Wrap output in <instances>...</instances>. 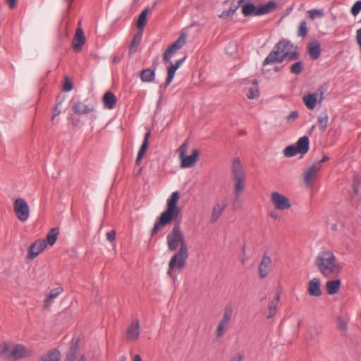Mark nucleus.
Instances as JSON below:
<instances>
[{
    "mask_svg": "<svg viewBox=\"0 0 361 361\" xmlns=\"http://www.w3.org/2000/svg\"><path fill=\"white\" fill-rule=\"evenodd\" d=\"M37 361H61V353L57 348H54L42 355Z\"/></svg>",
    "mask_w": 361,
    "mask_h": 361,
    "instance_id": "obj_18",
    "label": "nucleus"
},
{
    "mask_svg": "<svg viewBox=\"0 0 361 361\" xmlns=\"http://www.w3.org/2000/svg\"><path fill=\"white\" fill-rule=\"evenodd\" d=\"M73 85L72 82L69 80L68 78H66L65 82L63 85L62 90L64 92H70L73 90Z\"/></svg>",
    "mask_w": 361,
    "mask_h": 361,
    "instance_id": "obj_46",
    "label": "nucleus"
},
{
    "mask_svg": "<svg viewBox=\"0 0 361 361\" xmlns=\"http://www.w3.org/2000/svg\"><path fill=\"white\" fill-rule=\"evenodd\" d=\"M149 137H150V131L148 130L145 133L142 144L139 149L140 151L145 153V152L148 147Z\"/></svg>",
    "mask_w": 361,
    "mask_h": 361,
    "instance_id": "obj_39",
    "label": "nucleus"
},
{
    "mask_svg": "<svg viewBox=\"0 0 361 361\" xmlns=\"http://www.w3.org/2000/svg\"><path fill=\"white\" fill-rule=\"evenodd\" d=\"M10 345L6 343L0 344V356L4 359H12Z\"/></svg>",
    "mask_w": 361,
    "mask_h": 361,
    "instance_id": "obj_32",
    "label": "nucleus"
},
{
    "mask_svg": "<svg viewBox=\"0 0 361 361\" xmlns=\"http://www.w3.org/2000/svg\"><path fill=\"white\" fill-rule=\"evenodd\" d=\"M144 154H145L144 152L139 150L137 156H138L139 157H143Z\"/></svg>",
    "mask_w": 361,
    "mask_h": 361,
    "instance_id": "obj_63",
    "label": "nucleus"
},
{
    "mask_svg": "<svg viewBox=\"0 0 361 361\" xmlns=\"http://www.w3.org/2000/svg\"><path fill=\"white\" fill-rule=\"evenodd\" d=\"M304 69V63L302 61L293 63L290 67V71L294 75L300 74Z\"/></svg>",
    "mask_w": 361,
    "mask_h": 361,
    "instance_id": "obj_34",
    "label": "nucleus"
},
{
    "mask_svg": "<svg viewBox=\"0 0 361 361\" xmlns=\"http://www.w3.org/2000/svg\"><path fill=\"white\" fill-rule=\"evenodd\" d=\"M17 0H7V3L11 8H13L16 6Z\"/></svg>",
    "mask_w": 361,
    "mask_h": 361,
    "instance_id": "obj_56",
    "label": "nucleus"
},
{
    "mask_svg": "<svg viewBox=\"0 0 361 361\" xmlns=\"http://www.w3.org/2000/svg\"><path fill=\"white\" fill-rule=\"evenodd\" d=\"M244 355L243 353H238L233 356L230 361H243Z\"/></svg>",
    "mask_w": 361,
    "mask_h": 361,
    "instance_id": "obj_54",
    "label": "nucleus"
},
{
    "mask_svg": "<svg viewBox=\"0 0 361 361\" xmlns=\"http://www.w3.org/2000/svg\"><path fill=\"white\" fill-rule=\"evenodd\" d=\"M199 156V150L197 149H193L192 154L189 156H183L180 158L181 159V167L182 168H190L195 165Z\"/></svg>",
    "mask_w": 361,
    "mask_h": 361,
    "instance_id": "obj_13",
    "label": "nucleus"
},
{
    "mask_svg": "<svg viewBox=\"0 0 361 361\" xmlns=\"http://www.w3.org/2000/svg\"><path fill=\"white\" fill-rule=\"evenodd\" d=\"M61 105V102H59L57 103L54 109L53 116H52V120L54 119V118L59 115L61 113L60 106Z\"/></svg>",
    "mask_w": 361,
    "mask_h": 361,
    "instance_id": "obj_51",
    "label": "nucleus"
},
{
    "mask_svg": "<svg viewBox=\"0 0 361 361\" xmlns=\"http://www.w3.org/2000/svg\"><path fill=\"white\" fill-rule=\"evenodd\" d=\"M73 110L77 114H87L94 111V106L93 105H86L80 102H78L73 106Z\"/></svg>",
    "mask_w": 361,
    "mask_h": 361,
    "instance_id": "obj_20",
    "label": "nucleus"
},
{
    "mask_svg": "<svg viewBox=\"0 0 361 361\" xmlns=\"http://www.w3.org/2000/svg\"><path fill=\"white\" fill-rule=\"evenodd\" d=\"M116 232L114 230H111L106 233V238L109 241L112 242L115 240Z\"/></svg>",
    "mask_w": 361,
    "mask_h": 361,
    "instance_id": "obj_52",
    "label": "nucleus"
},
{
    "mask_svg": "<svg viewBox=\"0 0 361 361\" xmlns=\"http://www.w3.org/2000/svg\"><path fill=\"white\" fill-rule=\"evenodd\" d=\"M279 300H280V293H278L276 294V295L275 300H273L272 301H276V305H278V302H279Z\"/></svg>",
    "mask_w": 361,
    "mask_h": 361,
    "instance_id": "obj_60",
    "label": "nucleus"
},
{
    "mask_svg": "<svg viewBox=\"0 0 361 361\" xmlns=\"http://www.w3.org/2000/svg\"><path fill=\"white\" fill-rule=\"evenodd\" d=\"M143 31L138 32L133 36L129 48V54L133 55L137 51V47L140 44Z\"/></svg>",
    "mask_w": 361,
    "mask_h": 361,
    "instance_id": "obj_25",
    "label": "nucleus"
},
{
    "mask_svg": "<svg viewBox=\"0 0 361 361\" xmlns=\"http://www.w3.org/2000/svg\"><path fill=\"white\" fill-rule=\"evenodd\" d=\"M299 54L296 47L290 40L283 39L277 42L273 49L263 61L262 65H271L275 63H282L285 59L288 61L297 60Z\"/></svg>",
    "mask_w": 361,
    "mask_h": 361,
    "instance_id": "obj_2",
    "label": "nucleus"
},
{
    "mask_svg": "<svg viewBox=\"0 0 361 361\" xmlns=\"http://www.w3.org/2000/svg\"><path fill=\"white\" fill-rule=\"evenodd\" d=\"M307 291L311 296L320 297L322 295L321 281L319 278H314L310 281Z\"/></svg>",
    "mask_w": 361,
    "mask_h": 361,
    "instance_id": "obj_12",
    "label": "nucleus"
},
{
    "mask_svg": "<svg viewBox=\"0 0 361 361\" xmlns=\"http://www.w3.org/2000/svg\"><path fill=\"white\" fill-rule=\"evenodd\" d=\"M85 43V37L82 28L78 27L76 30L75 37L73 40V47L75 51H80L82 45Z\"/></svg>",
    "mask_w": 361,
    "mask_h": 361,
    "instance_id": "obj_14",
    "label": "nucleus"
},
{
    "mask_svg": "<svg viewBox=\"0 0 361 361\" xmlns=\"http://www.w3.org/2000/svg\"><path fill=\"white\" fill-rule=\"evenodd\" d=\"M62 291L63 288L61 287H57L56 288L51 289L44 300V307H49L52 302L53 300L58 297L62 293Z\"/></svg>",
    "mask_w": 361,
    "mask_h": 361,
    "instance_id": "obj_27",
    "label": "nucleus"
},
{
    "mask_svg": "<svg viewBox=\"0 0 361 361\" xmlns=\"http://www.w3.org/2000/svg\"><path fill=\"white\" fill-rule=\"evenodd\" d=\"M281 67H279V66H275V67L274 68V71L275 72H279V71H281Z\"/></svg>",
    "mask_w": 361,
    "mask_h": 361,
    "instance_id": "obj_62",
    "label": "nucleus"
},
{
    "mask_svg": "<svg viewBox=\"0 0 361 361\" xmlns=\"http://www.w3.org/2000/svg\"><path fill=\"white\" fill-rule=\"evenodd\" d=\"M318 271L326 278L338 275L342 266L331 250H322L318 253L314 260Z\"/></svg>",
    "mask_w": 361,
    "mask_h": 361,
    "instance_id": "obj_3",
    "label": "nucleus"
},
{
    "mask_svg": "<svg viewBox=\"0 0 361 361\" xmlns=\"http://www.w3.org/2000/svg\"><path fill=\"white\" fill-rule=\"evenodd\" d=\"M234 13L232 11V10H230L229 8L227 10H224L222 13L219 15V17L222 19H226L228 18L229 16H233Z\"/></svg>",
    "mask_w": 361,
    "mask_h": 361,
    "instance_id": "obj_49",
    "label": "nucleus"
},
{
    "mask_svg": "<svg viewBox=\"0 0 361 361\" xmlns=\"http://www.w3.org/2000/svg\"><path fill=\"white\" fill-rule=\"evenodd\" d=\"M78 361H85V357H84L83 355H82V356L80 357V358Z\"/></svg>",
    "mask_w": 361,
    "mask_h": 361,
    "instance_id": "obj_64",
    "label": "nucleus"
},
{
    "mask_svg": "<svg viewBox=\"0 0 361 361\" xmlns=\"http://www.w3.org/2000/svg\"><path fill=\"white\" fill-rule=\"evenodd\" d=\"M227 328H228L227 326H223V325L219 324L217 326L216 330V337L217 338L222 337L224 335Z\"/></svg>",
    "mask_w": 361,
    "mask_h": 361,
    "instance_id": "obj_45",
    "label": "nucleus"
},
{
    "mask_svg": "<svg viewBox=\"0 0 361 361\" xmlns=\"http://www.w3.org/2000/svg\"><path fill=\"white\" fill-rule=\"evenodd\" d=\"M231 172L235 182L234 193L238 196L245 187V176L240 159L238 157L233 161Z\"/></svg>",
    "mask_w": 361,
    "mask_h": 361,
    "instance_id": "obj_5",
    "label": "nucleus"
},
{
    "mask_svg": "<svg viewBox=\"0 0 361 361\" xmlns=\"http://www.w3.org/2000/svg\"><path fill=\"white\" fill-rule=\"evenodd\" d=\"M361 11V0L357 1L351 8L350 12L353 16H357Z\"/></svg>",
    "mask_w": 361,
    "mask_h": 361,
    "instance_id": "obj_41",
    "label": "nucleus"
},
{
    "mask_svg": "<svg viewBox=\"0 0 361 361\" xmlns=\"http://www.w3.org/2000/svg\"><path fill=\"white\" fill-rule=\"evenodd\" d=\"M13 209L17 218L20 221H25L30 216V208L23 198H17L13 202Z\"/></svg>",
    "mask_w": 361,
    "mask_h": 361,
    "instance_id": "obj_6",
    "label": "nucleus"
},
{
    "mask_svg": "<svg viewBox=\"0 0 361 361\" xmlns=\"http://www.w3.org/2000/svg\"><path fill=\"white\" fill-rule=\"evenodd\" d=\"M79 350V341L77 340L75 343H73L70 347L69 352L67 354V361H75L76 355Z\"/></svg>",
    "mask_w": 361,
    "mask_h": 361,
    "instance_id": "obj_30",
    "label": "nucleus"
},
{
    "mask_svg": "<svg viewBox=\"0 0 361 361\" xmlns=\"http://www.w3.org/2000/svg\"><path fill=\"white\" fill-rule=\"evenodd\" d=\"M319 334H320V331L318 328H317L315 326L310 328L309 334H310V338L312 341H316L318 336L319 335Z\"/></svg>",
    "mask_w": 361,
    "mask_h": 361,
    "instance_id": "obj_42",
    "label": "nucleus"
},
{
    "mask_svg": "<svg viewBox=\"0 0 361 361\" xmlns=\"http://www.w3.org/2000/svg\"><path fill=\"white\" fill-rule=\"evenodd\" d=\"M178 200L179 192L178 191L172 192L166 201V210L157 219L151 231V235L153 236L158 233L161 227L172 221L176 222L166 236V243L169 251H174L180 246L178 251L171 257L169 263L167 274L170 276H172L173 269L180 271L185 266L189 257L184 233L178 221L180 213V208L177 205Z\"/></svg>",
    "mask_w": 361,
    "mask_h": 361,
    "instance_id": "obj_1",
    "label": "nucleus"
},
{
    "mask_svg": "<svg viewBox=\"0 0 361 361\" xmlns=\"http://www.w3.org/2000/svg\"><path fill=\"white\" fill-rule=\"evenodd\" d=\"M298 112L297 111H293L289 115L286 116V120L288 123H292L298 118Z\"/></svg>",
    "mask_w": 361,
    "mask_h": 361,
    "instance_id": "obj_47",
    "label": "nucleus"
},
{
    "mask_svg": "<svg viewBox=\"0 0 361 361\" xmlns=\"http://www.w3.org/2000/svg\"><path fill=\"white\" fill-rule=\"evenodd\" d=\"M156 67L148 68L141 71L140 73V79L144 82H151L155 79Z\"/></svg>",
    "mask_w": 361,
    "mask_h": 361,
    "instance_id": "obj_19",
    "label": "nucleus"
},
{
    "mask_svg": "<svg viewBox=\"0 0 361 361\" xmlns=\"http://www.w3.org/2000/svg\"><path fill=\"white\" fill-rule=\"evenodd\" d=\"M47 247V242L44 239H39L32 243L28 248L27 258L34 259Z\"/></svg>",
    "mask_w": 361,
    "mask_h": 361,
    "instance_id": "obj_9",
    "label": "nucleus"
},
{
    "mask_svg": "<svg viewBox=\"0 0 361 361\" xmlns=\"http://www.w3.org/2000/svg\"><path fill=\"white\" fill-rule=\"evenodd\" d=\"M59 233V229L57 227L51 228L47 235V244H49L51 246L54 245L56 242L58 235Z\"/></svg>",
    "mask_w": 361,
    "mask_h": 361,
    "instance_id": "obj_29",
    "label": "nucleus"
},
{
    "mask_svg": "<svg viewBox=\"0 0 361 361\" xmlns=\"http://www.w3.org/2000/svg\"><path fill=\"white\" fill-rule=\"evenodd\" d=\"M227 204L225 202L221 203H216L212 209L210 221L214 223L220 217L223 211L226 207Z\"/></svg>",
    "mask_w": 361,
    "mask_h": 361,
    "instance_id": "obj_21",
    "label": "nucleus"
},
{
    "mask_svg": "<svg viewBox=\"0 0 361 361\" xmlns=\"http://www.w3.org/2000/svg\"><path fill=\"white\" fill-rule=\"evenodd\" d=\"M133 361H142L141 357L139 355H135L133 357Z\"/></svg>",
    "mask_w": 361,
    "mask_h": 361,
    "instance_id": "obj_59",
    "label": "nucleus"
},
{
    "mask_svg": "<svg viewBox=\"0 0 361 361\" xmlns=\"http://www.w3.org/2000/svg\"><path fill=\"white\" fill-rule=\"evenodd\" d=\"M232 314H233L232 306L230 305H226L224 308L223 317L219 324L228 327Z\"/></svg>",
    "mask_w": 361,
    "mask_h": 361,
    "instance_id": "obj_26",
    "label": "nucleus"
},
{
    "mask_svg": "<svg viewBox=\"0 0 361 361\" xmlns=\"http://www.w3.org/2000/svg\"><path fill=\"white\" fill-rule=\"evenodd\" d=\"M321 166L319 164H314L310 166L304 174V181L306 185H310L317 173L320 170Z\"/></svg>",
    "mask_w": 361,
    "mask_h": 361,
    "instance_id": "obj_16",
    "label": "nucleus"
},
{
    "mask_svg": "<svg viewBox=\"0 0 361 361\" xmlns=\"http://www.w3.org/2000/svg\"><path fill=\"white\" fill-rule=\"evenodd\" d=\"M185 42L186 36L185 34H181L178 37V38L169 47V48L170 49V51H173V52H175L176 51L181 49L184 46Z\"/></svg>",
    "mask_w": 361,
    "mask_h": 361,
    "instance_id": "obj_28",
    "label": "nucleus"
},
{
    "mask_svg": "<svg viewBox=\"0 0 361 361\" xmlns=\"http://www.w3.org/2000/svg\"><path fill=\"white\" fill-rule=\"evenodd\" d=\"M276 6L274 0H270L267 4L256 6L252 3H245L242 6V13L244 16H262L271 13Z\"/></svg>",
    "mask_w": 361,
    "mask_h": 361,
    "instance_id": "obj_4",
    "label": "nucleus"
},
{
    "mask_svg": "<svg viewBox=\"0 0 361 361\" xmlns=\"http://www.w3.org/2000/svg\"><path fill=\"white\" fill-rule=\"evenodd\" d=\"M318 94L317 92L307 94L302 97V102L310 110H313L317 104Z\"/></svg>",
    "mask_w": 361,
    "mask_h": 361,
    "instance_id": "obj_22",
    "label": "nucleus"
},
{
    "mask_svg": "<svg viewBox=\"0 0 361 361\" xmlns=\"http://www.w3.org/2000/svg\"><path fill=\"white\" fill-rule=\"evenodd\" d=\"M308 32L307 24L305 20H302L300 23L299 30L298 35L301 37H305Z\"/></svg>",
    "mask_w": 361,
    "mask_h": 361,
    "instance_id": "obj_37",
    "label": "nucleus"
},
{
    "mask_svg": "<svg viewBox=\"0 0 361 361\" xmlns=\"http://www.w3.org/2000/svg\"><path fill=\"white\" fill-rule=\"evenodd\" d=\"M329 157H327V156H324V157H322V159H321V160H320L317 164H319V166H320V164H321L322 163L326 162V161H329Z\"/></svg>",
    "mask_w": 361,
    "mask_h": 361,
    "instance_id": "obj_58",
    "label": "nucleus"
},
{
    "mask_svg": "<svg viewBox=\"0 0 361 361\" xmlns=\"http://www.w3.org/2000/svg\"><path fill=\"white\" fill-rule=\"evenodd\" d=\"M329 116L326 110L323 111L319 116L318 122L322 131H324L328 124Z\"/></svg>",
    "mask_w": 361,
    "mask_h": 361,
    "instance_id": "obj_33",
    "label": "nucleus"
},
{
    "mask_svg": "<svg viewBox=\"0 0 361 361\" xmlns=\"http://www.w3.org/2000/svg\"><path fill=\"white\" fill-rule=\"evenodd\" d=\"M174 53L173 51H170V49L168 47L164 54L163 60L164 62H169L171 58L172 54Z\"/></svg>",
    "mask_w": 361,
    "mask_h": 361,
    "instance_id": "obj_48",
    "label": "nucleus"
},
{
    "mask_svg": "<svg viewBox=\"0 0 361 361\" xmlns=\"http://www.w3.org/2000/svg\"><path fill=\"white\" fill-rule=\"evenodd\" d=\"M178 69H176V68H174L173 66L171 65H169V66L167 68V71H168V75H167V78H166V82H165V87H168L171 82H172L173 78H174V75H175V73L176 72Z\"/></svg>",
    "mask_w": 361,
    "mask_h": 361,
    "instance_id": "obj_35",
    "label": "nucleus"
},
{
    "mask_svg": "<svg viewBox=\"0 0 361 361\" xmlns=\"http://www.w3.org/2000/svg\"><path fill=\"white\" fill-rule=\"evenodd\" d=\"M187 149H188V144L186 142H183L179 147L180 158H182V157H183V156H185V154L187 152Z\"/></svg>",
    "mask_w": 361,
    "mask_h": 361,
    "instance_id": "obj_50",
    "label": "nucleus"
},
{
    "mask_svg": "<svg viewBox=\"0 0 361 361\" xmlns=\"http://www.w3.org/2000/svg\"><path fill=\"white\" fill-rule=\"evenodd\" d=\"M116 97L111 92H107L103 96L104 105L108 109H113L116 106Z\"/></svg>",
    "mask_w": 361,
    "mask_h": 361,
    "instance_id": "obj_23",
    "label": "nucleus"
},
{
    "mask_svg": "<svg viewBox=\"0 0 361 361\" xmlns=\"http://www.w3.org/2000/svg\"><path fill=\"white\" fill-rule=\"evenodd\" d=\"M338 327L342 331H346L348 327L347 322L341 317H337L336 318Z\"/></svg>",
    "mask_w": 361,
    "mask_h": 361,
    "instance_id": "obj_44",
    "label": "nucleus"
},
{
    "mask_svg": "<svg viewBox=\"0 0 361 361\" xmlns=\"http://www.w3.org/2000/svg\"><path fill=\"white\" fill-rule=\"evenodd\" d=\"M259 95V90L257 87L250 88L249 92L247 94V97L250 99H253L257 98Z\"/></svg>",
    "mask_w": 361,
    "mask_h": 361,
    "instance_id": "obj_43",
    "label": "nucleus"
},
{
    "mask_svg": "<svg viewBox=\"0 0 361 361\" xmlns=\"http://www.w3.org/2000/svg\"><path fill=\"white\" fill-rule=\"evenodd\" d=\"M142 159V157H139L138 156H137L136 159H135V164L137 165H138Z\"/></svg>",
    "mask_w": 361,
    "mask_h": 361,
    "instance_id": "obj_61",
    "label": "nucleus"
},
{
    "mask_svg": "<svg viewBox=\"0 0 361 361\" xmlns=\"http://www.w3.org/2000/svg\"><path fill=\"white\" fill-rule=\"evenodd\" d=\"M238 6L235 5L233 3L229 7V9L230 10H232V11L233 12V13H235V11H237Z\"/></svg>",
    "mask_w": 361,
    "mask_h": 361,
    "instance_id": "obj_57",
    "label": "nucleus"
},
{
    "mask_svg": "<svg viewBox=\"0 0 361 361\" xmlns=\"http://www.w3.org/2000/svg\"><path fill=\"white\" fill-rule=\"evenodd\" d=\"M299 154L295 145H288L283 150V154L286 157H293Z\"/></svg>",
    "mask_w": 361,
    "mask_h": 361,
    "instance_id": "obj_36",
    "label": "nucleus"
},
{
    "mask_svg": "<svg viewBox=\"0 0 361 361\" xmlns=\"http://www.w3.org/2000/svg\"><path fill=\"white\" fill-rule=\"evenodd\" d=\"M341 286V281L340 279H335L329 281L326 283V292L329 295H334L337 293Z\"/></svg>",
    "mask_w": 361,
    "mask_h": 361,
    "instance_id": "obj_24",
    "label": "nucleus"
},
{
    "mask_svg": "<svg viewBox=\"0 0 361 361\" xmlns=\"http://www.w3.org/2000/svg\"><path fill=\"white\" fill-rule=\"evenodd\" d=\"M271 262L272 261L271 257L268 256L267 252H265L258 268L259 276L260 279H264L268 275Z\"/></svg>",
    "mask_w": 361,
    "mask_h": 361,
    "instance_id": "obj_10",
    "label": "nucleus"
},
{
    "mask_svg": "<svg viewBox=\"0 0 361 361\" xmlns=\"http://www.w3.org/2000/svg\"><path fill=\"white\" fill-rule=\"evenodd\" d=\"M307 13L309 15V17L314 20L316 18H321L324 16V12L322 10L320 9H312L307 11Z\"/></svg>",
    "mask_w": 361,
    "mask_h": 361,
    "instance_id": "obj_40",
    "label": "nucleus"
},
{
    "mask_svg": "<svg viewBox=\"0 0 361 361\" xmlns=\"http://www.w3.org/2000/svg\"><path fill=\"white\" fill-rule=\"evenodd\" d=\"M277 305L276 301H271L269 305V312L267 315V319L272 318L277 312Z\"/></svg>",
    "mask_w": 361,
    "mask_h": 361,
    "instance_id": "obj_38",
    "label": "nucleus"
},
{
    "mask_svg": "<svg viewBox=\"0 0 361 361\" xmlns=\"http://www.w3.org/2000/svg\"><path fill=\"white\" fill-rule=\"evenodd\" d=\"M271 199L275 208L278 210H284L291 207L289 199L278 192H273Z\"/></svg>",
    "mask_w": 361,
    "mask_h": 361,
    "instance_id": "obj_8",
    "label": "nucleus"
},
{
    "mask_svg": "<svg viewBox=\"0 0 361 361\" xmlns=\"http://www.w3.org/2000/svg\"><path fill=\"white\" fill-rule=\"evenodd\" d=\"M298 152L301 155L306 154L310 149V140L307 136H303L299 138L295 145Z\"/></svg>",
    "mask_w": 361,
    "mask_h": 361,
    "instance_id": "obj_17",
    "label": "nucleus"
},
{
    "mask_svg": "<svg viewBox=\"0 0 361 361\" xmlns=\"http://www.w3.org/2000/svg\"><path fill=\"white\" fill-rule=\"evenodd\" d=\"M123 58V54L121 55H114L112 58V61L114 63H119Z\"/></svg>",
    "mask_w": 361,
    "mask_h": 361,
    "instance_id": "obj_55",
    "label": "nucleus"
},
{
    "mask_svg": "<svg viewBox=\"0 0 361 361\" xmlns=\"http://www.w3.org/2000/svg\"><path fill=\"white\" fill-rule=\"evenodd\" d=\"M34 351L23 344H16L11 350L12 360H17L32 357Z\"/></svg>",
    "mask_w": 361,
    "mask_h": 361,
    "instance_id": "obj_7",
    "label": "nucleus"
},
{
    "mask_svg": "<svg viewBox=\"0 0 361 361\" xmlns=\"http://www.w3.org/2000/svg\"><path fill=\"white\" fill-rule=\"evenodd\" d=\"M148 11H149L148 8H145L140 14V16L138 17V20H137V23L138 30H140V31L144 30V27L147 23Z\"/></svg>",
    "mask_w": 361,
    "mask_h": 361,
    "instance_id": "obj_31",
    "label": "nucleus"
},
{
    "mask_svg": "<svg viewBox=\"0 0 361 361\" xmlns=\"http://www.w3.org/2000/svg\"><path fill=\"white\" fill-rule=\"evenodd\" d=\"M185 59H186V56L177 60L175 63H171L170 65L173 66L174 68L178 69L181 66V64L185 61Z\"/></svg>",
    "mask_w": 361,
    "mask_h": 361,
    "instance_id": "obj_53",
    "label": "nucleus"
},
{
    "mask_svg": "<svg viewBox=\"0 0 361 361\" xmlns=\"http://www.w3.org/2000/svg\"><path fill=\"white\" fill-rule=\"evenodd\" d=\"M307 52L312 60L319 59L321 55L320 44L316 40L310 42L307 44Z\"/></svg>",
    "mask_w": 361,
    "mask_h": 361,
    "instance_id": "obj_15",
    "label": "nucleus"
},
{
    "mask_svg": "<svg viewBox=\"0 0 361 361\" xmlns=\"http://www.w3.org/2000/svg\"><path fill=\"white\" fill-rule=\"evenodd\" d=\"M126 339L132 341H137L140 336L139 320L135 319L133 322L126 330Z\"/></svg>",
    "mask_w": 361,
    "mask_h": 361,
    "instance_id": "obj_11",
    "label": "nucleus"
}]
</instances>
